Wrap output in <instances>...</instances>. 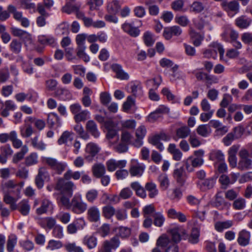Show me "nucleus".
Listing matches in <instances>:
<instances>
[{
  "mask_svg": "<svg viewBox=\"0 0 252 252\" xmlns=\"http://www.w3.org/2000/svg\"><path fill=\"white\" fill-rule=\"evenodd\" d=\"M76 187L74 183L69 180H66L64 178H60L56 184L55 189L60 191L62 194L72 196L73 191Z\"/></svg>",
  "mask_w": 252,
  "mask_h": 252,
  "instance_id": "1",
  "label": "nucleus"
},
{
  "mask_svg": "<svg viewBox=\"0 0 252 252\" xmlns=\"http://www.w3.org/2000/svg\"><path fill=\"white\" fill-rule=\"evenodd\" d=\"M204 155V151L202 149H199L194 152V156L189 157L187 160L185 164L186 169L191 171L192 169L190 167V164L192 167H198L201 166L204 163L203 157Z\"/></svg>",
  "mask_w": 252,
  "mask_h": 252,
  "instance_id": "2",
  "label": "nucleus"
},
{
  "mask_svg": "<svg viewBox=\"0 0 252 252\" xmlns=\"http://www.w3.org/2000/svg\"><path fill=\"white\" fill-rule=\"evenodd\" d=\"M170 239L173 243L177 244L181 240H186L188 235L185 229L182 226L175 225L170 228L169 230Z\"/></svg>",
  "mask_w": 252,
  "mask_h": 252,
  "instance_id": "3",
  "label": "nucleus"
},
{
  "mask_svg": "<svg viewBox=\"0 0 252 252\" xmlns=\"http://www.w3.org/2000/svg\"><path fill=\"white\" fill-rule=\"evenodd\" d=\"M209 47V49H206L203 52L205 58L216 59L217 58L218 52H219L220 59H221L222 58L224 53V49L221 44L218 42H213L210 44Z\"/></svg>",
  "mask_w": 252,
  "mask_h": 252,
  "instance_id": "4",
  "label": "nucleus"
},
{
  "mask_svg": "<svg viewBox=\"0 0 252 252\" xmlns=\"http://www.w3.org/2000/svg\"><path fill=\"white\" fill-rule=\"evenodd\" d=\"M87 204L84 202L81 195H75L71 199L70 210L76 214H81L86 211Z\"/></svg>",
  "mask_w": 252,
  "mask_h": 252,
  "instance_id": "5",
  "label": "nucleus"
},
{
  "mask_svg": "<svg viewBox=\"0 0 252 252\" xmlns=\"http://www.w3.org/2000/svg\"><path fill=\"white\" fill-rule=\"evenodd\" d=\"M220 6L222 9L227 13L230 17H233L240 10L239 3L235 0L230 1L227 0H223L220 3Z\"/></svg>",
  "mask_w": 252,
  "mask_h": 252,
  "instance_id": "6",
  "label": "nucleus"
},
{
  "mask_svg": "<svg viewBox=\"0 0 252 252\" xmlns=\"http://www.w3.org/2000/svg\"><path fill=\"white\" fill-rule=\"evenodd\" d=\"M43 161L59 175H61L67 166V164L65 162L60 161L53 158H44Z\"/></svg>",
  "mask_w": 252,
  "mask_h": 252,
  "instance_id": "7",
  "label": "nucleus"
},
{
  "mask_svg": "<svg viewBox=\"0 0 252 252\" xmlns=\"http://www.w3.org/2000/svg\"><path fill=\"white\" fill-rule=\"evenodd\" d=\"M50 179V174L45 167H40L38 169V173L34 179V183L38 189H42L44 185V181Z\"/></svg>",
  "mask_w": 252,
  "mask_h": 252,
  "instance_id": "8",
  "label": "nucleus"
},
{
  "mask_svg": "<svg viewBox=\"0 0 252 252\" xmlns=\"http://www.w3.org/2000/svg\"><path fill=\"white\" fill-rule=\"evenodd\" d=\"M157 246L166 247V252H178V247L176 244L173 243L170 238L166 236L159 237L157 241Z\"/></svg>",
  "mask_w": 252,
  "mask_h": 252,
  "instance_id": "9",
  "label": "nucleus"
},
{
  "mask_svg": "<svg viewBox=\"0 0 252 252\" xmlns=\"http://www.w3.org/2000/svg\"><path fill=\"white\" fill-rule=\"evenodd\" d=\"M145 169V166L144 164L139 163L137 159H131L129 169V172L131 177H141Z\"/></svg>",
  "mask_w": 252,
  "mask_h": 252,
  "instance_id": "10",
  "label": "nucleus"
},
{
  "mask_svg": "<svg viewBox=\"0 0 252 252\" xmlns=\"http://www.w3.org/2000/svg\"><path fill=\"white\" fill-rule=\"evenodd\" d=\"M100 150V148L96 143L94 142L88 143L85 148V159L89 162L92 161Z\"/></svg>",
  "mask_w": 252,
  "mask_h": 252,
  "instance_id": "11",
  "label": "nucleus"
},
{
  "mask_svg": "<svg viewBox=\"0 0 252 252\" xmlns=\"http://www.w3.org/2000/svg\"><path fill=\"white\" fill-rule=\"evenodd\" d=\"M169 112V109L163 105H159L154 111L151 112L147 117V121L154 123L162 117L164 114Z\"/></svg>",
  "mask_w": 252,
  "mask_h": 252,
  "instance_id": "12",
  "label": "nucleus"
},
{
  "mask_svg": "<svg viewBox=\"0 0 252 252\" xmlns=\"http://www.w3.org/2000/svg\"><path fill=\"white\" fill-rule=\"evenodd\" d=\"M85 225V221L83 218L76 219L67 225L66 228L67 232L69 234H74L78 230L83 229Z\"/></svg>",
  "mask_w": 252,
  "mask_h": 252,
  "instance_id": "13",
  "label": "nucleus"
},
{
  "mask_svg": "<svg viewBox=\"0 0 252 252\" xmlns=\"http://www.w3.org/2000/svg\"><path fill=\"white\" fill-rule=\"evenodd\" d=\"M251 232L246 229H242L238 234L237 242L239 246L245 247L250 245L251 242Z\"/></svg>",
  "mask_w": 252,
  "mask_h": 252,
  "instance_id": "14",
  "label": "nucleus"
},
{
  "mask_svg": "<svg viewBox=\"0 0 252 252\" xmlns=\"http://www.w3.org/2000/svg\"><path fill=\"white\" fill-rule=\"evenodd\" d=\"M127 90L134 97H140L143 95V91L141 83L138 81H131L127 85Z\"/></svg>",
  "mask_w": 252,
  "mask_h": 252,
  "instance_id": "15",
  "label": "nucleus"
},
{
  "mask_svg": "<svg viewBox=\"0 0 252 252\" xmlns=\"http://www.w3.org/2000/svg\"><path fill=\"white\" fill-rule=\"evenodd\" d=\"M182 30L178 26L166 27L164 29L163 36L166 40L170 39L173 36H178L181 34Z\"/></svg>",
  "mask_w": 252,
  "mask_h": 252,
  "instance_id": "16",
  "label": "nucleus"
},
{
  "mask_svg": "<svg viewBox=\"0 0 252 252\" xmlns=\"http://www.w3.org/2000/svg\"><path fill=\"white\" fill-rule=\"evenodd\" d=\"M85 128L86 132L91 134L95 139L98 138L100 136V132L98 129L96 123L93 120H89L86 124Z\"/></svg>",
  "mask_w": 252,
  "mask_h": 252,
  "instance_id": "17",
  "label": "nucleus"
},
{
  "mask_svg": "<svg viewBox=\"0 0 252 252\" xmlns=\"http://www.w3.org/2000/svg\"><path fill=\"white\" fill-rule=\"evenodd\" d=\"M54 209V205L52 201L47 199L42 200L41 205L36 210V213L41 215L48 212H52Z\"/></svg>",
  "mask_w": 252,
  "mask_h": 252,
  "instance_id": "18",
  "label": "nucleus"
},
{
  "mask_svg": "<svg viewBox=\"0 0 252 252\" xmlns=\"http://www.w3.org/2000/svg\"><path fill=\"white\" fill-rule=\"evenodd\" d=\"M215 184L216 179L213 178L199 180L196 183L198 188L202 191H206L213 189Z\"/></svg>",
  "mask_w": 252,
  "mask_h": 252,
  "instance_id": "19",
  "label": "nucleus"
},
{
  "mask_svg": "<svg viewBox=\"0 0 252 252\" xmlns=\"http://www.w3.org/2000/svg\"><path fill=\"white\" fill-rule=\"evenodd\" d=\"M104 127L107 130V132L106 133V138L109 140H110L114 138L115 136H118V130L117 127L115 124L111 121H108L105 122ZM119 139V137L117 136V139Z\"/></svg>",
  "mask_w": 252,
  "mask_h": 252,
  "instance_id": "20",
  "label": "nucleus"
},
{
  "mask_svg": "<svg viewBox=\"0 0 252 252\" xmlns=\"http://www.w3.org/2000/svg\"><path fill=\"white\" fill-rule=\"evenodd\" d=\"M239 148V145H233L229 148L228 151V162L230 166L232 168L235 167L237 165V159L236 154Z\"/></svg>",
  "mask_w": 252,
  "mask_h": 252,
  "instance_id": "21",
  "label": "nucleus"
},
{
  "mask_svg": "<svg viewBox=\"0 0 252 252\" xmlns=\"http://www.w3.org/2000/svg\"><path fill=\"white\" fill-rule=\"evenodd\" d=\"M126 161L125 160H116L111 159L107 161L106 165L108 171H114L117 168H123L126 166Z\"/></svg>",
  "mask_w": 252,
  "mask_h": 252,
  "instance_id": "22",
  "label": "nucleus"
},
{
  "mask_svg": "<svg viewBox=\"0 0 252 252\" xmlns=\"http://www.w3.org/2000/svg\"><path fill=\"white\" fill-rule=\"evenodd\" d=\"M228 203L223 198L222 191H218L215 196V199L212 202V205L220 210H222L226 207Z\"/></svg>",
  "mask_w": 252,
  "mask_h": 252,
  "instance_id": "23",
  "label": "nucleus"
},
{
  "mask_svg": "<svg viewBox=\"0 0 252 252\" xmlns=\"http://www.w3.org/2000/svg\"><path fill=\"white\" fill-rule=\"evenodd\" d=\"M83 245L86 246L88 249L91 250L95 248L97 245V238L94 234H88L85 235L82 239Z\"/></svg>",
  "mask_w": 252,
  "mask_h": 252,
  "instance_id": "24",
  "label": "nucleus"
},
{
  "mask_svg": "<svg viewBox=\"0 0 252 252\" xmlns=\"http://www.w3.org/2000/svg\"><path fill=\"white\" fill-rule=\"evenodd\" d=\"M111 68L116 74V77L120 80H128L129 75L126 72L121 64L113 63L111 65Z\"/></svg>",
  "mask_w": 252,
  "mask_h": 252,
  "instance_id": "25",
  "label": "nucleus"
},
{
  "mask_svg": "<svg viewBox=\"0 0 252 252\" xmlns=\"http://www.w3.org/2000/svg\"><path fill=\"white\" fill-rule=\"evenodd\" d=\"M122 29L125 32L134 37L138 36L140 32L138 28L135 27L132 23L127 22H125L122 25Z\"/></svg>",
  "mask_w": 252,
  "mask_h": 252,
  "instance_id": "26",
  "label": "nucleus"
},
{
  "mask_svg": "<svg viewBox=\"0 0 252 252\" xmlns=\"http://www.w3.org/2000/svg\"><path fill=\"white\" fill-rule=\"evenodd\" d=\"M73 140V133L72 131L66 130L63 131L57 141L59 145L65 144L66 146L71 145Z\"/></svg>",
  "mask_w": 252,
  "mask_h": 252,
  "instance_id": "27",
  "label": "nucleus"
},
{
  "mask_svg": "<svg viewBox=\"0 0 252 252\" xmlns=\"http://www.w3.org/2000/svg\"><path fill=\"white\" fill-rule=\"evenodd\" d=\"M38 223L43 229H52L56 224V220L52 217L39 218L37 220Z\"/></svg>",
  "mask_w": 252,
  "mask_h": 252,
  "instance_id": "28",
  "label": "nucleus"
},
{
  "mask_svg": "<svg viewBox=\"0 0 252 252\" xmlns=\"http://www.w3.org/2000/svg\"><path fill=\"white\" fill-rule=\"evenodd\" d=\"M167 217L172 219H177L181 222L187 221L186 216L181 212L177 211L174 208H170L166 211Z\"/></svg>",
  "mask_w": 252,
  "mask_h": 252,
  "instance_id": "29",
  "label": "nucleus"
},
{
  "mask_svg": "<svg viewBox=\"0 0 252 252\" xmlns=\"http://www.w3.org/2000/svg\"><path fill=\"white\" fill-rule=\"evenodd\" d=\"M92 172L94 177L100 178L106 173L105 166L101 163H95L92 167Z\"/></svg>",
  "mask_w": 252,
  "mask_h": 252,
  "instance_id": "30",
  "label": "nucleus"
},
{
  "mask_svg": "<svg viewBox=\"0 0 252 252\" xmlns=\"http://www.w3.org/2000/svg\"><path fill=\"white\" fill-rule=\"evenodd\" d=\"M1 188L3 193L12 194L16 190V182L11 180L2 182Z\"/></svg>",
  "mask_w": 252,
  "mask_h": 252,
  "instance_id": "31",
  "label": "nucleus"
},
{
  "mask_svg": "<svg viewBox=\"0 0 252 252\" xmlns=\"http://www.w3.org/2000/svg\"><path fill=\"white\" fill-rule=\"evenodd\" d=\"M10 141L12 143L13 146L16 148V131H11L9 133L0 134V142L5 143Z\"/></svg>",
  "mask_w": 252,
  "mask_h": 252,
  "instance_id": "32",
  "label": "nucleus"
},
{
  "mask_svg": "<svg viewBox=\"0 0 252 252\" xmlns=\"http://www.w3.org/2000/svg\"><path fill=\"white\" fill-rule=\"evenodd\" d=\"M252 20L246 15H242L235 20L236 25L241 29H246L250 26Z\"/></svg>",
  "mask_w": 252,
  "mask_h": 252,
  "instance_id": "33",
  "label": "nucleus"
},
{
  "mask_svg": "<svg viewBox=\"0 0 252 252\" xmlns=\"http://www.w3.org/2000/svg\"><path fill=\"white\" fill-rule=\"evenodd\" d=\"M121 5L118 0H112L107 2L106 10L110 14H117L121 9Z\"/></svg>",
  "mask_w": 252,
  "mask_h": 252,
  "instance_id": "34",
  "label": "nucleus"
},
{
  "mask_svg": "<svg viewBox=\"0 0 252 252\" xmlns=\"http://www.w3.org/2000/svg\"><path fill=\"white\" fill-rule=\"evenodd\" d=\"M145 188L148 192V196L150 198H155L158 194V190L155 183L152 182L146 183Z\"/></svg>",
  "mask_w": 252,
  "mask_h": 252,
  "instance_id": "35",
  "label": "nucleus"
},
{
  "mask_svg": "<svg viewBox=\"0 0 252 252\" xmlns=\"http://www.w3.org/2000/svg\"><path fill=\"white\" fill-rule=\"evenodd\" d=\"M47 122L50 128H53L54 126L60 127L62 125L59 117L55 113H51L48 115Z\"/></svg>",
  "mask_w": 252,
  "mask_h": 252,
  "instance_id": "36",
  "label": "nucleus"
},
{
  "mask_svg": "<svg viewBox=\"0 0 252 252\" xmlns=\"http://www.w3.org/2000/svg\"><path fill=\"white\" fill-rule=\"evenodd\" d=\"M209 159L217 164L224 161V155L220 150H212L209 154Z\"/></svg>",
  "mask_w": 252,
  "mask_h": 252,
  "instance_id": "37",
  "label": "nucleus"
},
{
  "mask_svg": "<svg viewBox=\"0 0 252 252\" xmlns=\"http://www.w3.org/2000/svg\"><path fill=\"white\" fill-rule=\"evenodd\" d=\"M189 35L192 43L195 46L198 47L201 44L204 38V34L197 32L194 30H191L189 32Z\"/></svg>",
  "mask_w": 252,
  "mask_h": 252,
  "instance_id": "38",
  "label": "nucleus"
},
{
  "mask_svg": "<svg viewBox=\"0 0 252 252\" xmlns=\"http://www.w3.org/2000/svg\"><path fill=\"white\" fill-rule=\"evenodd\" d=\"M31 206L28 200H23L17 205V210L23 215L27 216L30 213Z\"/></svg>",
  "mask_w": 252,
  "mask_h": 252,
  "instance_id": "39",
  "label": "nucleus"
},
{
  "mask_svg": "<svg viewBox=\"0 0 252 252\" xmlns=\"http://www.w3.org/2000/svg\"><path fill=\"white\" fill-rule=\"evenodd\" d=\"M88 215L89 219L93 222H96L99 220L100 218V212L98 208L96 206H92L88 210Z\"/></svg>",
  "mask_w": 252,
  "mask_h": 252,
  "instance_id": "40",
  "label": "nucleus"
},
{
  "mask_svg": "<svg viewBox=\"0 0 252 252\" xmlns=\"http://www.w3.org/2000/svg\"><path fill=\"white\" fill-rule=\"evenodd\" d=\"M20 149V150L17 152V161L23 159L29 151L27 146L23 145L22 142L17 139V149Z\"/></svg>",
  "mask_w": 252,
  "mask_h": 252,
  "instance_id": "41",
  "label": "nucleus"
},
{
  "mask_svg": "<svg viewBox=\"0 0 252 252\" xmlns=\"http://www.w3.org/2000/svg\"><path fill=\"white\" fill-rule=\"evenodd\" d=\"M23 42L26 45L32 42L31 35L27 32L21 29H17V38Z\"/></svg>",
  "mask_w": 252,
  "mask_h": 252,
  "instance_id": "42",
  "label": "nucleus"
},
{
  "mask_svg": "<svg viewBox=\"0 0 252 252\" xmlns=\"http://www.w3.org/2000/svg\"><path fill=\"white\" fill-rule=\"evenodd\" d=\"M69 196L65 194H62V195L58 197L57 202L59 206H63L66 209L70 210L71 201H70Z\"/></svg>",
  "mask_w": 252,
  "mask_h": 252,
  "instance_id": "43",
  "label": "nucleus"
},
{
  "mask_svg": "<svg viewBox=\"0 0 252 252\" xmlns=\"http://www.w3.org/2000/svg\"><path fill=\"white\" fill-rule=\"evenodd\" d=\"M72 3L70 1H68V0H66L65 5L62 7V11L69 14L74 11H78L80 8V5L78 4L75 5Z\"/></svg>",
  "mask_w": 252,
  "mask_h": 252,
  "instance_id": "44",
  "label": "nucleus"
},
{
  "mask_svg": "<svg viewBox=\"0 0 252 252\" xmlns=\"http://www.w3.org/2000/svg\"><path fill=\"white\" fill-rule=\"evenodd\" d=\"M174 178L177 182L183 185L185 181V173L183 167L176 169L173 173Z\"/></svg>",
  "mask_w": 252,
  "mask_h": 252,
  "instance_id": "45",
  "label": "nucleus"
},
{
  "mask_svg": "<svg viewBox=\"0 0 252 252\" xmlns=\"http://www.w3.org/2000/svg\"><path fill=\"white\" fill-rule=\"evenodd\" d=\"M233 224V221L230 220L218 221L215 224V228L217 231L222 232L224 229H228L231 227Z\"/></svg>",
  "mask_w": 252,
  "mask_h": 252,
  "instance_id": "46",
  "label": "nucleus"
},
{
  "mask_svg": "<svg viewBox=\"0 0 252 252\" xmlns=\"http://www.w3.org/2000/svg\"><path fill=\"white\" fill-rule=\"evenodd\" d=\"M161 93L166 97L168 101L172 103H180V98L174 95L167 88H164L161 91Z\"/></svg>",
  "mask_w": 252,
  "mask_h": 252,
  "instance_id": "47",
  "label": "nucleus"
},
{
  "mask_svg": "<svg viewBox=\"0 0 252 252\" xmlns=\"http://www.w3.org/2000/svg\"><path fill=\"white\" fill-rule=\"evenodd\" d=\"M38 41L45 45L54 46L56 44L55 38L50 35H40L38 37Z\"/></svg>",
  "mask_w": 252,
  "mask_h": 252,
  "instance_id": "48",
  "label": "nucleus"
},
{
  "mask_svg": "<svg viewBox=\"0 0 252 252\" xmlns=\"http://www.w3.org/2000/svg\"><path fill=\"white\" fill-rule=\"evenodd\" d=\"M90 118V113L87 110H82L76 115L74 116V119L76 123L84 122Z\"/></svg>",
  "mask_w": 252,
  "mask_h": 252,
  "instance_id": "49",
  "label": "nucleus"
},
{
  "mask_svg": "<svg viewBox=\"0 0 252 252\" xmlns=\"http://www.w3.org/2000/svg\"><path fill=\"white\" fill-rule=\"evenodd\" d=\"M190 133V130L187 126H183L176 129V135L178 138H187Z\"/></svg>",
  "mask_w": 252,
  "mask_h": 252,
  "instance_id": "50",
  "label": "nucleus"
},
{
  "mask_svg": "<svg viewBox=\"0 0 252 252\" xmlns=\"http://www.w3.org/2000/svg\"><path fill=\"white\" fill-rule=\"evenodd\" d=\"M199 229L196 227H194L192 229L190 234L188 235V237L187 239L192 244H196L199 241Z\"/></svg>",
  "mask_w": 252,
  "mask_h": 252,
  "instance_id": "51",
  "label": "nucleus"
},
{
  "mask_svg": "<svg viewBox=\"0 0 252 252\" xmlns=\"http://www.w3.org/2000/svg\"><path fill=\"white\" fill-rule=\"evenodd\" d=\"M81 177V173L80 171H73L70 169L67 170L63 174V178L66 180H70L71 179L74 180H78Z\"/></svg>",
  "mask_w": 252,
  "mask_h": 252,
  "instance_id": "52",
  "label": "nucleus"
},
{
  "mask_svg": "<svg viewBox=\"0 0 252 252\" xmlns=\"http://www.w3.org/2000/svg\"><path fill=\"white\" fill-rule=\"evenodd\" d=\"M74 129L82 139L87 140L90 138L89 134L84 130L82 125L80 123H77L74 127Z\"/></svg>",
  "mask_w": 252,
  "mask_h": 252,
  "instance_id": "53",
  "label": "nucleus"
},
{
  "mask_svg": "<svg viewBox=\"0 0 252 252\" xmlns=\"http://www.w3.org/2000/svg\"><path fill=\"white\" fill-rule=\"evenodd\" d=\"M154 219V224L158 227H161L163 225L165 219L162 213L160 212H155L152 215Z\"/></svg>",
  "mask_w": 252,
  "mask_h": 252,
  "instance_id": "54",
  "label": "nucleus"
},
{
  "mask_svg": "<svg viewBox=\"0 0 252 252\" xmlns=\"http://www.w3.org/2000/svg\"><path fill=\"white\" fill-rule=\"evenodd\" d=\"M63 246L65 250L68 252H84L82 247L77 246L75 242L66 243Z\"/></svg>",
  "mask_w": 252,
  "mask_h": 252,
  "instance_id": "55",
  "label": "nucleus"
},
{
  "mask_svg": "<svg viewBox=\"0 0 252 252\" xmlns=\"http://www.w3.org/2000/svg\"><path fill=\"white\" fill-rule=\"evenodd\" d=\"M238 168L242 170L252 168V160L250 158L240 159Z\"/></svg>",
  "mask_w": 252,
  "mask_h": 252,
  "instance_id": "56",
  "label": "nucleus"
},
{
  "mask_svg": "<svg viewBox=\"0 0 252 252\" xmlns=\"http://www.w3.org/2000/svg\"><path fill=\"white\" fill-rule=\"evenodd\" d=\"M56 219L63 224L68 223L71 219V215L68 212L61 211L56 216Z\"/></svg>",
  "mask_w": 252,
  "mask_h": 252,
  "instance_id": "57",
  "label": "nucleus"
},
{
  "mask_svg": "<svg viewBox=\"0 0 252 252\" xmlns=\"http://www.w3.org/2000/svg\"><path fill=\"white\" fill-rule=\"evenodd\" d=\"M233 209L236 210H243L246 206V201L242 197H239L235 200L232 204Z\"/></svg>",
  "mask_w": 252,
  "mask_h": 252,
  "instance_id": "58",
  "label": "nucleus"
},
{
  "mask_svg": "<svg viewBox=\"0 0 252 252\" xmlns=\"http://www.w3.org/2000/svg\"><path fill=\"white\" fill-rule=\"evenodd\" d=\"M52 234L53 237L57 239H62L64 236L63 228L60 224H55L52 228Z\"/></svg>",
  "mask_w": 252,
  "mask_h": 252,
  "instance_id": "59",
  "label": "nucleus"
},
{
  "mask_svg": "<svg viewBox=\"0 0 252 252\" xmlns=\"http://www.w3.org/2000/svg\"><path fill=\"white\" fill-rule=\"evenodd\" d=\"M68 28V24L67 22H63L58 25L56 31L58 35H66L69 32Z\"/></svg>",
  "mask_w": 252,
  "mask_h": 252,
  "instance_id": "60",
  "label": "nucleus"
},
{
  "mask_svg": "<svg viewBox=\"0 0 252 252\" xmlns=\"http://www.w3.org/2000/svg\"><path fill=\"white\" fill-rule=\"evenodd\" d=\"M86 47H77L76 54L79 59L83 60L85 62L88 63L90 60V58L85 52Z\"/></svg>",
  "mask_w": 252,
  "mask_h": 252,
  "instance_id": "61",
  "label": "nucleus"
},
{
  "mask_svg": "<svg viewBox=\"0 0 252 252\" xmlns=\"http://www.w3.org/2000/svg\"><path fill=\"white\" fill-rule=\"evenodd\" d=\"M63 246V244L61 241L52 239L48 241L46 248L47 250L54 251L55 250L59 249L62 248Z\"/></svg>",
  "mask_w": 252,
  "mask_h": 252,
  "instance_id": "62",
  "label": "nucleus"
},
{
  "mask_svg": "<svg viewBox=\"0 0 252 252\" xmlns=\"http://www.w3.org/2000/svg\"><path fill=\"white\" fill-rule=\"evenodd\" d=\"M38 163V155L36 153H32L25 159V164L28 166L35 165Z\"/></svg>",
  "mask_w": 252,
  "mask_h": 252,
  "instance_id": "63",
  "label": "nucleus"
},
{
  "mask_svg": "<svg viewBox=\"0 0 252 252\" xmlns=\"http://www.w3.org/2000/svg\"><path fill=\"white\" fill-rule=\"evenodd\" d=\"M159 182L160 187L162 190H166L169 186V180L166 174H161L158 178Z\"/></svg>",
  "mask_w": 252,
  "mask_h": 252,
  "instance_id": "64",
  "label": "nucleus"
}]
</instances>
